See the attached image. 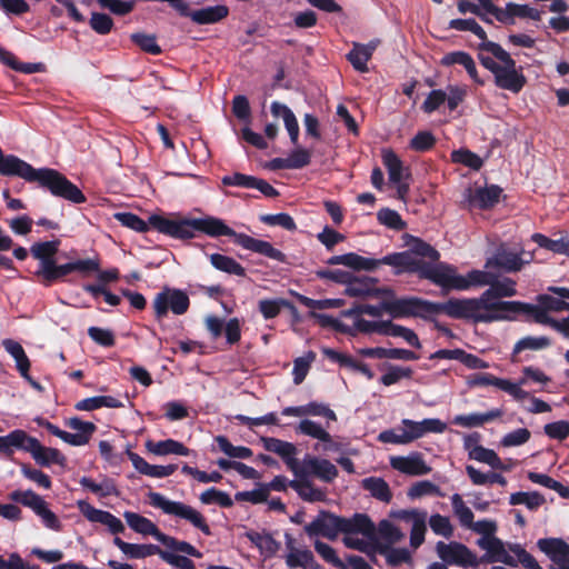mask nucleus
Returning a JSON list of instances; mask_svg holds the SVG:
<instances>
[{"label":"nucleus","instance_id":"1","mask_svg":"<svg viewBox=\"0 0 569 569\" xmlns=\"http://www.w3.org/2000/svg\"><path fill=\"white\" fill-rule=\"evenodd\" d=\"M150 226L157 231L176 239H192L196 231L208 234L209 237H232L234 243L243 249L260 253L272 260L286 262V254L274 248L270 242L252 238L246 233H237L228 227L223 220L216 217H204L188 219L180 217H163L152 214L149 218Z\"/></svg>","mask_w":569,"mask_h":569},{"label":"nucleus","instance_id":"2","mask_svg":"<svg viewBox=\"0 0 569 569\" xmlns=\"http://www.w3.org/2000/svg\"><path fill=\"white\" fill-rule=\"evenodd\" d=\"M493 306L488 305L482 295L479 298H452L446 302H431L421 298H412L411 300L392 303L390 310L397 316L415 315L422 319L445 313L450 318L463 319L478 322L496 321L491 311Z\"/></svg>","mask_w":569,"mask_h":569},{"label":"nucleus","instance_id":"3","mask_svg":"<svg viewBox=\"0 0 569 569\" xmlns=\"http://www.w3.org/2000/svg\"><path fill=\"white\" fill-rule=\"evenodd\" d=\"M478 49L479 61L493 74L495 84L513 93L520 92L526 84V77L510 53L496 42H480Z\"/></svg>","mask_w":569,"mask_h":569},{"label":"nucleus","instance_id":"4","mask_svg":"<svg viewBox=\"0 0 569 569\" xmlns=\"http://www.w3.org/2000/svg\"><path fill=\"white\" fill-rule=\"evenodd\" d=\"M516 282L510 278L499 280L495 274L489 289L482 292V297L488 305L495 308L491 313L496 321L509 318L510 313H517L521 302L519 301H502L501 298H509L516 296Z\"/></svg>","mask_w":569,"mask_h":569},{"label":"nucleus","instance_id":"5","mask_svg":"<svg viewBox=\"0 0 569 569\" xmlns=\"http://www.w3.org/2000/svg\"><path fill=\"white\" fill-rule=\"evenodd\" d=\"M149 503L153 508L160 509L163 513L168 516H172L182 520H186L194 528L199 529L206 536L211 535V530L204 516L193 508L181 501H173L168 499L166 496L159 492H149L148 493Z\"/></svg>","mask_w":569,"mask_h":569},{"label":"nucleus","instance_id":"6","mask_svg":"<svg viewBox=\"0 0 569 569\" xmlns=\"http://www.w3.org/2000/svg\"><path fill=\"white\" fill-rule=\"evenodd\" d=\"M419 257H426L431 260H438L439 252L427 242L417 240L411 250L392 253L379 259V264H388L398 268V272H422L428 264L423 263Z\"/></svg>","mask_w":569,"mask_h":569},{"label":"nucleus","instance_id":"7","mask_svg":"<svg viewBox=\"0 0 569 569\" xmlns=\"http://www.w3.org/2000/svg\"><path fill=\"white\" fill-rule=\"evenodd\" d=\"M9 498L22 506L30 508L40 519L42 525L52 530L61 531L62 523L59 517L49 508V503L32 490H14Z\"/></svg>","mask_w":569,"mask_h":569},{"label":"nucleus","instance_id":"8","mask_svg":"<svg viewBox=\"0 0 569 569\" xmlns=\"http://www.w3.org/2000/svg\"><path fill=\"white\" fill-rule=\"evenodd\" d=\"M436 552L447 566H457L463 569L477 568L479 566L477 555L461 542L438 541Z\"/></svg>","mask_w":569,"mask_h":569},{"label":"nucleus","instance_id":"9","mask_svg":"<svg viewBox=\"0 0 569 569\" xmlns=\"http://www.w3.org/2000/svg\"><path fill=\"white\" fill-rule=\"evenodd\" d=\"M190 299L188 295L180 289L163 288L156 295L152 307L157 319H162L172 311L174 315H183L188 311Z\"/></svg>","mask_w":569,"mask_h":569},{"label":"nucleus","instance_id":"10","mask_svg":"<svg viewBox=\"0 0 569 569\" xmlns=\"http://www.w3.org/2000/svg\"><path fill=\"white\" fill-rule=\"evenodd\" d=\"M422 278L432 281L445 290H466V282L457 269L447 263H436L422 269Z\"/></svg>","mask_w":569,"mask_h":569},{"label":"nucleus","instance_id":"11","mask_svg":"<svg viewBox=\"0 0 569 569\" xmlns=\"http://www.w3.org/2000/svg\"><path fill=\"white\" fill-rule=\"evenodd\" d=\"M382 162L387 169L390 183L397 188L398 198L405 201L409 192V168L403 166L392 150H382Z\"/></svg>","mask_w":569,"mask_h":569},{"label":"nucleus","instance_id":"12","mask_svg":"<svg viewBox=\"0 0 569 569\" xmlns=\"http://www.w3.org/2000/svg\"><path fill=\"white\" fill-rule=\"evenodd\" d=\"M309 476H315L325 482H331L337 478L338 469L327 459L307 455L299 463L295 477L307 478Z\"/></svg>","mask_w":569,"mask_h":569},{"label":"nucleus","instance_id":"13","mask_svg":"<svg viewBox=\"0 0 569 569\" xmlns=\"http://www.w3.org/2000/svg\"><path fill=\"white\" fill-rule=\"evenodd\" d=\"M467 386L469 388L492 386L499 390L507 392L515 400L521 401L529 398V392L519 389L517 386L511 385V381L503 378H498L491 373L478 372L467 377Z\"/></svg>","mask_w":569,"mask_h":569},{"label":"nucleus","instance_id":"14","mask_svg":"<svg viewBox=\"0 0 569 569\" xmlns=\"http://www.w3.org/2000/svg\"><path fill=\"white\" fill-rule=\"evenodd\" d=\"M286 555L284 561L289 569H319L315 556L307 547L298 546L296 539L290 535H284Z\"/></svg>","mask_w":569,"mask_h":569},{"label":"nucleus","instance_id":"15","mask_svg":"<svg viewBox=\"0 0 569 569\" xmlns=\"http://www.w3.org/2000/svg\"><path fill=\"white\" fill-rule=\"evenodd\" d=\"M340 522L339 516L322 511L305 526V531L309 537L322 536L329 540H335L341 533Z\"/></svg>","mask_w":569,"mask_h":569},{"label":"nucleus","instance_id":"16","mask_svg":"<svg viewBox=\"0 0 569 569\" xmlns=\"http://www.w3.org/2000/svg\"><path fill=\"white\" fill-rule=\"evenodd\" d=\"M518 312L528 313L535 319L536 322L549 326L563 335L566 338H569V316L561 320H557L551 318L548 315V310L541 307L539 303L535 306L523 302H521V306H519ZM565 359L569 363V350L566 351Z\"/></svg>","mask_w":569,"mask_h":569},{"label":"nucleus","instance_id":"17","mask_svg":"<svg viewBox=\"0 0 569 569\" xmlns=\"http://www.w3.org/2000/svg\"><path fill=\"white\" fill-rule=\"evenodd\" d=\"M77 507L88 521L103 525L112 535L121 533L126 529L122 521L109 511L97 509L84 500H79Z\"/></svg>","mask_w":569,"mask_h":569},{"label":"nucleus","instance_id":"18","mask_svg":"<svg viewBox=\"0 0 569 569\" xmlns=\"http://www.w3.org/2000/svg\"><path fill=\"white\" fill-rule=\"evenodd\" d=\"M296 431L298 433L317 439L319 443L315 446V450L331 451L339 449L338 443L333 440L332 436L327 431V429L313 420H301L298 423Z\"/></svg>","mask_w":569,"mask_h":569},{"label":"nucleus","instance_id":"19","mask_svg":"<svg viewBox=\"0 0 569 569\" xmlns=\"http://www.w3.org/2000/svg\"><path fill=\"white\" fill-rule=\"evenodd\" d=\"M537 545L552 561L550 569H569V545L567 542L557 538H546L539 539Z\"/></svg>","mask_w":569,"mask_h":569},{"label":"nucleus","instance_id":"20","mask_svg":"<svg viewBox=\"0 0 569 569\" xmlns=\"http://www.w3.org/2000/svg\"><path fill=\"white\" fill-rule=\"evenodd\" d=\"M478 546L487 552L489 562H502L505 565L517 567V560L502 540L495 537L479 538Z\"/></svg>","mask_w":569,"mask_h":569},{"label":"nucleus","instance_id":"21","mask_svg":"<svg viewBox=\"0 0 569 569\" xmlns=\"http://www.w3.org/2000/svg\"><path fill=\"white\" fill-rule=\"evenodd\" d=\"M531 254H528V258L523 259L521 254L501 247L491 258L487 260L485 267L486 269L498 268L507 272H516L521 270L526 263L531 261Z\"/></svg>","mask_w":569,"mask_h":569},{"label":"nucleus","instance_id":"22","mask_svg":"<svg viewBox=\"0 0 569 569\" xmlns=\"http://www.w3.org/2000/svg\"><path fill=\"white\" fill-rule=\"evenodd\" d=\"M260 441L267 451L278 455L288 469L295 475L298 470L299 461L296 458L297 447L292 442L283 441L272 437H261Z\"/></svg>","mask_w":569,"mask_h":569},{"label":"nucleus","instance_id":"23","mask_svg":"<svg viewBox=\"0 0 569 569\" xmlns=\"http://www.w3.org/2000/svg\"><path fill=\"white\" fill-rule=\"evenodd\" d=\"M341 533L345 536L362 535L369 540L376 539V526L365 513H355L350 518L340 517Z\"/></svg>","mask_w":569,"mask_h":569},{"label":"nucleus","instance_id":"24","mask_svg":"<svg viewBox=\"0 0 569 569\" xmlns=\"http://www.w3.org/2000/svg\"><path fill=\"white\" fill-rule=\"evenodd\" d=\"M401 425L406 428L409 442L422 438L427 433H442L447 430V423L438 418H428L422 421L403 419Z\"/></svg>","mask_w":569,"mask_h":569},{"label":"nucleus","instance_id":"25","mask_svg":"<svg viewBox=\"0 0 569 569\" xmlns=\"http://www.w3.org/2000/svg\"><path fill=\"white\" fill-rule=\"evenodd\" d=\"M27 452L31 455L33 460L41 467L58 465L64 467L67 458L56 448L44 447L37 438H31Z\"/></svg>","mask_w":569,"mask_h":569},{"label":"nucleus","instance_id":"26","mask_svg":"<svg viewBox=\"0 0 569 569\" xmlns=\"http://www.w3.org/2000/svg\"><path fill=\"white\" fill-rule=\"evenodd\" d=\"M501 192L502 190L498 186L469 189L466 200L471 209L487 210L499 202Z\"/></svg>","mask_w":569,"mask_h":569},{"label":"nucleus","instance_id":"27","mask_svg":"<svg viewBox=\"0 0 569 569\" xmlns=\"http://www.w3.org/2000/svg\"><path fill=\"white\" fill-rule=\"evenodd\" d=\"M391 467L402 473L410 476L428 475L431 468L426 463L421 453L413 452L407 457L391 458Z\"/></svg>","mask_w":569,"mask_h":569},{"label":"nucleus","instance_id":"28","mask_svg":"<svg viewBox=\"0 0 569 569\" xmlns=\"http://www.w3.org/2000/svg\"><path fill=\"white\" fill-rule=\"evenodd\" d=\"M440 63L445 67H450L453 64H460L466 69L469 77L478 84H485V81L479 78L478 70L473 58L466 51H452L446 53Z\"/></svg>","mask_w":569,"mask_h":569},{"label":"nucleus","instance_id":"29","mask_svg":"<svg viewBox=\"0 0 569 569\" xmlns=\"http://www.w3.org/2000/svg\"><path fill=\"white\" fill-rule=\"evenodd\" d=\"M328 263L331 266L342 264L357 271H372L377 269L378 266H380L379 260L366 258L353 252L340 256H332L328 260Z\"/></svg>","mask_w":569,"mask_h":569},{"label":"nucleus","instance_id":"30","mask_svg":"<svg viewBox=\"0 0 569 569\" xmlns=\"http://www.w3.org/2000/svg\"><path fill=\"white\" fill-rule=\"evenodd\" d=\"M412 298L413 297L400 298V299H395V300H390V301H385L380 306L359 305V306H356L352 309L343 311V316L345 317H353V316H357V313H359L361 316L362 315H369L371 317L379 318V317L382 316V312L385 311V312L389 313L392 318L415 317V315L397 316L393 311L390 310V306L392 303L400 302V301L411 300Z\"/></svg>","mask_w":569,"mask_h":569},{"label":"nucleus","instance_id":"31","mask_svg":"<svg viewBox=\"0 0 569 569\" xmlns=\"http://www.w3.org/2000/svg\"><path fill=\"white\" fill-rule=\"evenodd\" d=\"M31 438L21 429H16L7 436H0V452L7 457H11L17 449L27 452Z\"/></svg>","mask_w":569,"mask_h":569},{"label":"nucleus","instance_id":"32","mask_svg":"<svg viewBox=\"0 0 569 569\" xmlns=\"http://www.w3.org/2000/svg\"><path fill=\"white\" fill-rule=\"evenodd\" d=\"M502 415L503 411L501 409H492L483 413L458 415L453 418L452 422L463 428H477L501 418Z\"/></svg>","mask_w":569,"mask_h":569},{"label":"nucleus","instance_id":"33","mask_svg":"<svg viewBox=\"0 0 569 569\" xmlns=\"http://www.w3.org/2000/svg\"><path fill=\"white\" fill-rule=\"evenodd\" d=\"M123 517L133 531L143 536H152L156 540L160 541L163 532L150 519L132 511H126Z\"/></svg>","mask_w":569,"mask_h":569},{"label":"nucleus","instance_id":"34","mask_svg":"<svg viewBox=\"0 0 569 569\" xmlns=\"http://www.w3.org/2000/svg\"><path fill=\"white\" fill-rule=\"evenodd\" d=\"M113 543L121 550V552L129 559H144L147 557L159 555L161 549L156 545H139L129 543L116 537Z\"/></svg>","mask_w":569,"mask_h":569},{"label":"nucleus","instance_id":"35","mask_svg":"<svg viewBox=\"0 0 569 569\" xmlns=\"http://www.w3.org/2000/svg\"><path fill=\"white\" fill-rule=\"evenodd\" d=\"M270 109L273 117L282 118L291 142L297 144L299 138V124L291 109L278 101H273Z\"/></svg>","mask_w":569,"mask_h":569},{"label":"nucleus","instance_id":"36","mask_svg":"<svg viewBox=\"0 0 569 569\" xmlns=\"http://www.w3.org/2000/svg\"><path fill=\"white\" fill-rule=\"evenodd\" d=\"M377 46L378 42L376 41H371L368 44L355 43L352 50L348 53V60L356 70L360 72H367V62L372 57Z\"/></svg>","mask_w":569,"mask_h":569},{"label":"nucleus","instance_id":"37","mask_svg":"<svg viewBox=\"0 0 569 569\" xmlns=\"http://www.w3.org/2000/svg\"><path fill=\"white\" fill-rule=\"evenodd\" d=\"M146 448L149 452L156 456H166V455H179V456H188L190 450L181 442L167 439L161 441H152L148 440L146 442Z\"/></svg>","mask_w":569,"mask_h":569},{"label":"nucleus","instance_id":"38","mask_svg":"<svg viewBox=\"0 0 569 569\" xmlns=\"http://www.w3.org/2000/svg\"><path fill=\"white\" fill-rule=\"evenodd\" d=\"M289 486L306 501L317 502L326 500V491L315 487L307 478H296L289 482Z\"/></svg>","mask_w":569,"mask_h":569},{"label":"nucleus","instance_id":"39","mask_svg":"<svg viewBox=\"0 0 569 569\" xmlns=\"http://www.w3.org/2000/svg\"><path fill=\"white\" fill-rule=\"evenodd\" d=\"M228 14V7L218 4L192 11L191 20L198 24H211L223 20Z\"/></svg>","mask_w":569,"mask_h":569},{"label":"nucleus","instance_id":"40","mask_svg":"<svg viewBox=\"0 0 569 569\" xmlns=\"http://www.w3.org/2000/svg\"><path fill=\"white\" fill-rule=\"evenodd\" d=\"M2 346L6 349V351L16 360L17 369L21 373V376L28 378L30 361L22 346L12 339H4L2 341Z\"/></svg>","mask_w":569,"mask_h":569},{"label":"nucleus","instance_id":"41","mask_svg":"<svg viewBox=\"0 0 569 569\" xmlns=\"http://www.w3.org/2000/svg\"><path fill=\"white\" fill-rule=\"evenodd\" d=\"M247 536L266 558L273 557L280 549V543L269 533L249 532Z\"/></svg>","mask_w":569,"mask_h":569},{"label":"nucleus","instance_id":"42","mask_svg":"<svg viewBox=\"0 0 569 569\" xmlns=\"http://www.w3.org/2000/svg\"><path fill=\"white\" fill-rule=\"evenodd\" d=\"M102 407L121 408L123 403L112 396H97L82 399L76 405V409L84 411H92Z\"/></svg>","mask_w":569,"mask_h":569},{"label":"nucleus","instance_id":"43","mask_svg":"<svg viewBox=\"0 0 569 569\" xmlns=\"http://www.w3.org/2000/svg\"><path fill=\"white\" fill-rule=\"evenodd\" d=\"M362 488L376 499L389 502L392 498L389 485L379 477H369L362 480Z\"/></svg>","mask_w":569,"mask_h":569},{"label":"nucleus","instance_id":"44","mask_svg":"<svg viewBox=\"0 0 569 569\" xmlns=\"http://www.w3.org/2000/svg\"><path fill=\"white\" fill-rule=\"evenodd\" d=\"M503 12L508 16L507 21H502L505 24H513L515 18H529L531 20H540L541 13L535 9L529 7L528 4H518L513 2L507 3L506 8H503Z\"/></svg>","mask_w":569,"mask_h":569},{"label":"nucleus","instance_id":"45","mask_svg":"<svg viewBox=\"0 0 569 569\" xmlns=\"http://www.w3.org/2000/svg\"><path fill=\"white\" fill-rule=\"evenodd\" d=\"M71 272H73L72 262L57 266L54 261L52 263H46L42 270L37 271V276L42 278V281L48 286Z\"/></svg>","mask_w":569,"mask_h":569},{"label":"nucleus","instance_id":"46","mask_svg":"<svg viewBox=\"0 0 569 569\" xmlns=\"http://www.w3.org/2000/svg\"><path fill=\"white\" fill-rule=\"evenodd\" d=\"M379 538L386 542L385 547H390L403 540L405 533L389 520H382L376 528V539Z\"/></svg>","mask_w":569,"mask_h":569},{"label":"nucleus","instance_id":"47","mask_svg":"<svg viewBox=\"0 0 569 569\" xmlns=\"http://www.w3.org/2000/svg\"><path fill=\"white\" fill-rule=\"evenodd\" d=\"M210 262L217 270L239 277L246 276L244 268L231 257L212 253L210 254Z\"/></svg>","mask_w":569,"mask_h":569},{"label":"nucleus","instance_id":"48","mask_svg":"<svg viewBox=\"0 0 569 569\" xmlns=\"http://www.w3.org/2000/svg\"><path fill=\"white\" fill-rule=\"evenodd\" d=\"M59 241L37 242L31 247L32 256L40 261L39 270L43 269L46 263L54 262L53 256L58 252Z\"/></svg>","mask_w":569,"mask_h":569},{"label":"nucleus","instance_id":"49","mask_svg":"<svg viewBox=\"0 0 569 569\" xmlns=\"http://www.w3.org/2000/svg\"><path fill=\"white\" fill-rule=\"evenodd\" d=\"M382 335L402 338L410 346L418 348V349L421 348L420 340L412 329H409V328L400 326V325L392 323L391 321L385 322V328H383Z\"/></svg>","mask_w":569,"mask_h":569},{"label":"nucleus","instance_id":"50","mask_svg":"<svg viewBox=\"0 0 569 569\" xmlns=\"http://www.w3.org/2000/svg\"><path fill=\"white\" fill-rule=\"evenodd\" d=\"M450 499L453 513L459 520V523L468 529L470 526H472L473 521L472 510L466 505L459 493H453Z\"/></svg>","mask_w":569,"mask_h":569},{"label":"nucleus","instance_id":"51","mask_svg":"<svg viewBox=\"0 0 569 569\" xmlns=\"http://www.w3.org/2000/svg\"><path fill=\"white\" fill-rule=\"evenodd\" d=\"M509 503L511 506L525 505L529 510H537L545 503V498L536 491L532 492H515L510 495Z\"/></svg>","mask_w":569,"mask_h":569},{"label":"nucleus","instance_id":"52","mask_svg":"<svg viewBox=\"0 0 569 569\" xmlns=\"http://www.w3.org/2000/svg\"><path fill=\"white\" fill-rule=\"evenodd\" d=\"M315 360L316 353L313 351H308L302 357L295 359L292 369L295 385L302 383Z\"/></svg>","mask_w":569,"mask_h":569},{"label":"nucleus","instance_id":"53","mask_svg":"<svg viewBox=\"0 0 569 569\" xmlns=\"http://www.w3.org/2000/svg\"><path fill=\"white\" fill-rule=\"evenodd\" d=\"M528 478L533 483L555 490L556 492L559 493L561 498H569V488L567 486H563L561 482L555 480L553 478L549 477L548 475L529 472Z\"/></svg>","mask_w":569,"mask_h":569},{"label":"nucleus","instance_id":"54","mask_svg":"<svg viewBox=\"0 0 569 569\" xmlns=\"http://www.w3.org/2000/svg\"><path fill=\"white\" fill-rule=\"evenodd\" d=\"M449 28L457 31H470L477 36L481 42H490L487 39L485 29L475 19H452L449 22Z\"/></svg>","mask_w":569,"mask_h":569},{"label":"nucleus","instance_id":"55","mask_svg":"<svg viewBox=\"0 0 569 569\" xmlns=\"http://www.w3.org/2000/svg\"><path fill=\"white\" fill-rule=\"evenodd\" d=\"M477 8L482 16H478L482 21L487 23H491L492 20L489 16H492L502 23V21H507V14L503 12V8L497 7L492 0H476Z\"/></svg>","mask_w":569,"mask_h":569},{"label":"nucleus","instance_id":"56","mask_svg":"<svg viewBox=\"0 0 569 569\" xmlns=\"http://www.w3.org/2000/svg\"><path fill=\"white\" fill-rule=\"evenodd\" d=\"M199 499L203 505H218L223 508H229L233 505L231 497L227 492L216 488L204 490Z\"/></svg>","mask_w":569,"mask_h":569},{"label":"nucleus","instance_id":"57","mask_svg":"<svg viewBox=\"0 0 569 569\" xmlns=\"http://www.w3.org/2000/svg\"><path fill=\"white\" fill-rule=\"evenodd\" d=\"M80 485L100 497H108L117 493V488L110 479H104L101 483H97L91 478L82 477L80 479Z\"/></svg>","mask_w":569,"mask_h":569},{"label":"nucleus","instance_id":"58","mask_svg":"<svg viewBox=\"0 0 569 569\" xmlns=\"http://www.w3.org/2000/svg\"><path fill=\"white\" fill-rule=\"evenodd\" d=\"M551 345L548 337H523L513 347V355H518L523 350H541Z\"/></svg>","mask_w":569,"mask_h":569},{"label":"nucleus","instance_id":"59","mask_svg":"<svg viewBox=\"0 0 569 569\" xmlns=\"http://www.w3.org/2000/svg\"><path fill=\"white\" fill-rule=\"evenodd\" d=\"M427 512L423 515H417V518L411 522L410 530V546L412 549L419 548L425 541V535L427 531Z\"/></svg>","mask_w":569,"mask_h":569},{"label":"nucleus","instance_id":"60","mask_svg":"<svg viewBox=\"0 0 569 569\" xmlns=\"http://www.w3.org/2000/svg\"><path fill=\"white\" fill-rule=\"evenodd\" d=\"M469 458L482 463H487L488 466L495 469H506L496 451L492 449L485 448L482 446H480L476 451L473 450V453H471Z\"/></svg>","mask_w":569,"mask_h":569},{"label":"nucleus","instance_id":"61","mask_svg":"<svg viewBox=\"0 0 569 569\" xmlns=\"http://www.w3.org/2000/svg\"><path fill=\"white\" fill-rule=\"evenodd\" d=\"M216 441L219 446V449L231 458L247 459L252 456L250 448L243 446L236 447L223 436L217 437Z\"/></svg>","mask_w":569,"mask_h":569},{"label":"nucleus","instance_id":"62","mask_svg":"<svg viewBox=\"0 0 569 569\" xmlns=\"http://www.w3.org/2000/svg\"><path fill=\"white\" fill-rule=\"evenodd\" d=\"M159 542H161L167 548H169L173 551L183 552L188 556L196 557V558L202 557L201 552L198 551L191 543H189L187 541L177 540L176 538L167 536L164 533L162 535Z\"/></svg>","mask_w":569,"mask_h":569},{"label":"nucleus","instance_id":"63","mask_svg":"<svg viewBox=\"0 0 569 569\" xmlns=\"http://www.w3.org/2000/svg\"><path fill=\"white\" fill-rule=\"evenodd\" d=\"M313 546L325 561L338 569H348V566L337 556L336 550L331 546L320 540H316Z\"/></svg>","mask_w":569,"mask_h":569},{"label":"nucleus","instance_id":"64","mask_svg":"<svg viewBox=\"0 0 569 569\" xmlns=\"http://www.w3.org/2000/svg\"><path fill=\"white\" fill-rule=\"evenodd\" d=\"M429 526L438 536L450 538L453 535V526L451 525L450 519L440 513L432 515L429 518Z\"/></svg>","mask_w":569,"mask_h":569}]
</instances>
